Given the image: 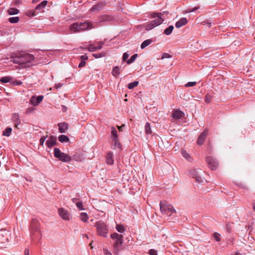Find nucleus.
<instances>
[{"label":"nucleus","mask_w":255,"mask_h":255,"mask_svg":"<svg viewBox=\"0 0 255 255\" xmlns=\"http://www.w3.org/2000/svg\"><path fill=\"white\" fill-rule=\"evenodd\" d=\"M34 57L33 55L29 53L19 54L12 58V61L16 64L19 65L29 63L33 61Z\"/></svg>","instance_id":"nucleus-1"},{"label":"nucleus","mask_w":255,"mask_h":255,"mask_svg":"<svg viewBox=\"0 0 255 255\" xmlns=\"http://www.w3.org/2000/svg\"><path fill=\"white\" fill-rule=\"evenodd\" d=\"M95 227L98 236L106 238L109 233L108 225L104 221L100 220L96 222Z\"/></svg>","instance_id":"nucleus-2"},{"label":"nucleus","mask_w":255,"mask_h":255,"mask_svg":"<svg viewBox=\"0 0 255 255\" xmlns=\"http://www.w3.org/2000/svg\"><path fill=\"white\" fill-rule=\"evenodd\" d=\"M30 231L32 240H39L40 238L41 234L39 229V224L37 220H32L31 224Z\"/></svg>","instance_id":"nucleus-3"},{"label":"nucleus","mask_w":255,"mask_h":255,"mask_svg":"<svg viewBox=\"0 0 255 255\" xmlns=\"http://www.w3.org/2000/svg\"><path fill=\"white\" fill-rule=\"evenodd\" d=\"M111 237L115 241L114 248L115 254L118 255L121 250L120 246L123 244V236L117 233H114L111 235Z\"/></svg>","instance_id":"nucleus-4"},{"label":"nucleus","mask_w":255,"mask_h":255,"mask_svg":"<svg viewBox=\"0 0 255 255\" xmlns=\"http://www.w3.org/2000/svg\"><path fill=\"white\" fill-rule=\"evenodd\" d=\"M54 155L55 157L64 162H70L72 160V157L69 154L61 152L57 147L54 148Z\"/></svg>","instance_id":"nucleus-5"},{"label":"nucleus","mask_w":255,"mask_h":255,"mask_svg":"<svg viewBox=\"0 0 255 255\" xmlns=\"http://www.w3.org/2000/svg\"><path fill=\"white\" fill-rule=\"evenodd\" d=\"M160 210L163 214L167 216H171L173 214L175 213V210L173 206L166 202H161L160 203Z\"/></svg>","instance_id":"nucleus-6"},{"label":"nucleus","mask_w":255,"mask_h":255,"mask_svg":"<svg viewBox=\"0 0 255 255\" xmlns=\"http://www.w3.org/2000/svg\"><path fill=\"white\" fill-rule=\"evenodd\" d=\"M164 21L163 19L156 18L154 20L149 21L144 24V28L146 30H150L154 27L159 25Z\"/></svg>","instance_id":"nucleus-7"},{"label":"nucleus","mask_w":255,"mask_h":255,"mask_svg":"<svg viewBox=\"0 0 255 255\" xmlns=\"http://www.w3.org/2000/svg\"><path fill=\"white\" fill-rule=\"evenodd\" d=\"M203 171L200 169H191L189 171V174L193 178L196 179V181L202 182L203 181L202 175Z\"/></svg>","instance_id":"nucleus-8"},{"label":"nucleus","mask_w":255,"mask_h":255,"mask_svg":"<svg viewBox=\"0 0 255 255\" xmlns=\"http://www.w3.org/2000/svg\"><path fill=\"white\" fill-rule=\"evenodd\" d=\"M58 212L59 216L65 221H69L72 218L71 213L63 208H60L58 210Z\"/></svg>","instance_id":"nucleus-9"},{"label":"nucleus","mask_w":255,"mask_h":255,"mask_svg":"<svg viewBox=\"0 0 255 255\" xmlns=\"http://www.w3.org/2000/svg\"><path fill=\"white\" fill-rule=\"evenodd\" d=\"M206 162L208 163L209 167L212 170H215L216 169L218 166V162L216 159L212 156H209L206 158Z\"/></svg>","instance_id":"nucleus-10"},{"label":"nucleus","mask_w":255,"mask_h":255,"mask_svg":"<svg viewBox=\"0 0 255 255\" xmlns=\"http://www.w3.org/2000/svg\"><path fill=\"white\" fill-rule=\"evenodd\" d=\"M11 120L14 124L15 128L19 129V126L21 125V120L19 118V116L18 113H14L12 115Z\"/></svg>","instance_id":"nucleus-11"},{"label":"nucleus","mask_w":255,"mask_h":255,"mask_svg":"<svg viewBox=\"0 0 255 255\" xmlns=\"http://www.w3.org/2000/svg\"><path fill=\"white\" fill-rule=\"evenodd\" d=\"M43 99V96H39L37 97H36L35 96H33L31 97L29 102L31 105L34 106H36L42 102Z\"/></svg>","instance_id":"nucleus-12"},{"label":"nucleus","mask_w":255,"mask_h":255,"mask_svg":"<svg viewBox=\"0 0 255 255\" xmlns=\"http://www.w3.org/2000/svg\"><path fill=\"white\" fill-rule=\"evenodd\" d=\"M80 22H76L70 25L69 29L70 33H77L81 31Z\"/></svg>","instance_id":"nucleus-13"},{"label":"nucleus","mask_w":255,"mask_h":255,"mask_svg":"<svg viewBox=\"0 0 255 255\" xmlns=\"http://www.w3.org/2000/svg\"><path fill=\"white\" fill-rule=\"evenodd\" d=\"M9 232L6 230H2L0 232V240L2 243L8 242Z\"/></svg>","instance_id":"nucleus-14"},{"label":"nucleus","mask_w":255,"mask_h":255,"mask_svg":"<svg viewBox=\"0 0 255 255\" xmlns=\"http://www.w3.org/2000/svg\"><path fill=\"white\" fill-rule=\"evenodd\" d=\"M208 131L207 129H205L203 132H202L200 135L199 136L198 138L197 141V144L199 145H201L207 136Z\"/></svg>","instance_id":"nucleus-15"},{"label":"nucleus","mask_w":255,"mask_h":255,"mask_svg":"<svg viewBox=\"0 0 255 255\" xmlns=\"http://www.w3.org/2000/svg\"><path fill=\"white\" fill-rule=\"evenodd\" d=\"M81 31L90 30L93 28L94 27L93 26V24L91 22L85 21L84 22H80Z\"/></svg>","instance_id":"nucleus-16"},{"label":"nucleus","mask_w":255,"mask_h":255,"mask_svg":"<svg viewBox=\"0 0 255 255\" xmlns=\"http://www.w3.org/2000/svg\"><path fill=\"white\" fill-rule=\"evenodd\" d=\"M184 115V113L180 110H176L173 112L172 117L175 120H179L183 118Z\"/></svg>","instance_id":"nucleus-17"},{"label":"nucleus","mask_w":255,"mask_h":255,"mask_svg":"<svg viewBox=\"0 0 255 255\" xmlns=\"http://www.w3.org/2000/svg\"><path fill=\"white\" fill-rule=\"evenodd\" d=\"M58 126L59 127V131L60 133H65L69 128V125L65 122L59 123Z\"/></svg>","instance_id":"nucleus-18"},{"label":"nucleus","mask_w":255,"mask_h":255,"mask_svg":"<svg viewBox=\"0 0 255 255\" xmlns=\"http://www.w3.org/2000/svg\"><path fill=\"white\" fill-rule=\"evenodd\" d=\"M57 143L56 137L52 135L49 137L46 142V145L51 148Z\"/></svg>","instance_id":"nucleus-19"},{"label":"nucleus","mask_w":255,"mask_h":255,"mask_svg":"<svg viewBox=\"0 0 255 255\" xmlns=\"http://www.w3.org/2000/svg\"><path fill=\"white\" fill-rule=\"evenodd\" d=\"M187 19L185 17H182L176 22L175 26L176 28H180L182 26L185 25L187 23Z\"/></svg>","instance_id":"nucleus-20"},{"label":"nucleus","mask_w":255,"mask_h":255,"mask_svg":"<svg viewBox=\"0 0 255 255\" xmlns=\"http://www.w3.org/2000/svg\"><path fill=\"white\" fill-rule=\"evenodd\" d=\"M111 138L112 139H116L118 138V135L116 129L114 127H111Z\"/></svg>","instance_id":"nucleus-21"},{"label":"nucleus","mask_w":255,"mask_h":255,"mask_svg":"<svg viewBox=\"0 0 255 255\" xmlns=\"http://www.w3.org/2000/svg\"><path fill=\"white\" fill-rule=\"evenodd\" d=\"M106 162L107 164L112 165L114 163V160L113 158V154L111 152L108 153L106 156Z\"/></svg>","instance_id":"nucleus-22"},{"label":"nucleus","mask_w":255,"mask_h":255,"mask_svg":"<svg viewBox=\"0 0 255 255\" xmlns=\"http://www.w3.org/2000/svg\"><path fill=\"white\" fill-rule=\"evenodd\" d=\"M114 142V144L113 145V149H121V145L119 140V138L116 139H112Z\"/></svg>","instance_id":"nucleus-23"},{"label":"nucleus","mask_w":255,"mask_h":255,"mask_svg":"<svg viewBox=\"0 0 255 255\" xmlns=\"http://www.w3.org/2000/svg\"><path fill=\"white\" fill-rule=\"evenodd\" d=\"M13 77L11 76H5L0 79V81L2 83H10L11 80L13 79Z\"/></svg>","instance_id":"nucleus-24"},{"label":"nucleus","mask_w":255,"mask_h":255,"mask_svg":"<svg viewBox=\"0 0 255 255\" xmlns=\"http://www.w3.org/2000/svg\"><path fill=\"white\" fill-rule=\"evenodd\" d=\"M47 4V0H43L35 7V10H41L44 8Z\"/></svg>","instance_id":"nucleus-25"},{"label":"nucleus","mask_w":255,"mask_h":255,"mask_svg":"<svg viewBox=\"0 0 255 255\" xmlns=\"http://www.w3.org/2000/svg\"><path fill=\"white\" fill-rule=\"evenodd\" d=\"M120 73V68L118 66L114 67L112 71V75L114 77H117L119 75Z\"/></svg>","instance_id":"nucleus-26"},{"label":"nucleus","mask_w":255,"mask_h":255,"mask_svg":"<svg viewBox=\"0 0 255 255\" xmlns=\"http://www.w3.org/2000/svg\"><path fill=\"white\" fill-rule=\"evenodd\" d=\"M152 40L151 39H146L145 40H144L141 44L140 45V48L141 49H144L146 47H147V46H148L149 45H150L151 42H152Z\"/></svg>","instance_id":"nucleus-27"},{"label":"nucleus","mask_w":255,"mask_h":255,"mask_svg":"<svg viewBox=\"0 0 255 255\" xmlns=\"http://www.w3.org/2000/svg\"><path fill=\"white\" fill-rule=\"evenodd\" d=\"M173 29L174 26L173 25H170L164 30V34L166 35H169L172 33Z\"/></svg>","instance_id":"nucleus-28"},{"label":"nucleus","mask_w":255,"mask_h":255,"mask_svg":"<svg viewBox=\"0 0 255 255\" xmlns=\"http://www.w3.org/2000/svg\"><path fill=\"white\" fill-rule=\"evenodd\" d=\"M58 140L61 142H67L69 140L68 137L65 135L61 134L59 136Z\"/></svg>","instance_id":"nucleus-29"},{"label":"nucleus","mask_w":255,"mask_h":255,"mask_svg":"<svg viewBox=\"0 0 255 255\" xmlns=\"http://www.w3.org/2000/svg\"><path fill=\"white\" fill-rule=\"evenodd\" d=\"M7 12L9 15H15L19 12V10L16 8H10L7 10Z\"/></svg>","instance_id":"nucleus-30"},{"label":"nucleus","mask_w":255,"mask_h":255,"mask_svg":"<svg viewBox=\"0 0 255 255\" xmlns=\"http://www.w3.org/2000/svg\"><path fill=\"white\" fill-rule=\"evenodd\" d=\"M80 219L84 222H86L88 219V216L86 213L82 212L80 215Z\"/></svg>","instance_id":"nucleus-31"},{"label":"nucleus","mask_w":255,"mask_h":255,"mask_svg":"<svg viewBox=\"0 0 255 255\" xmlns=\"http://www.w3.org/2000/svg\"><path fill=\"white\" fill-rule=\"evenodd\" d=\"M12 128H7L3 131L2 135L5 136H9L11 132Z\"/></svg>","instance_id":"nucleus-32"},{"label":"nucleus","mask_w":255,"mask_h":255,"mask_svg":"<svg viewBox=\"0 0 255 255\" xmlns=\"http://www.w3.org/2000/svg\"><path fill=\"white\" fill-rule=\"evenodd\" d=\"M162 13L161 12H153L151 14V17L153 18H160L163 19L162 18Z\"/></svg>","instance_id":"nucleus-33"},{"label":"nucleus","mask_w":255,"mask_h":255,"mask_svg":"<svg viewBox=\"0 0 255 255\" xmlns=\"http://www.w3.org/2000/svg\"><path fill=\"white\" fill-rule=\"evenodd\" d=\"M145 131L147 134H150L152 133L151 129L150 128V124L148 123H146L145 125Z\"/></svg>","instance_id":"nucleus-34"},{"label":"nucleus","mask_w":255,"mask_h":255,"mask_svg":"<svg viewBox=\"0 0 255 255\" xmlns=\"http://www.w3.org/2000/svg\"><path fill=\"white\" fill-rule=\"evenodd\" d=\"M19 19L18 16L11 17L8 18V21L11 23H16L18 22Z\"/></svg>","instance_id":"nucleus-35"},{"label":"nucleus","mask_w":255,"mask_h":255,"mask_svg":"<svg viewBox=\"0 0 255 255\" xmlns=\"http://www.w3.org/2000/svg\"><path fill=\"white\" fill-rule=\"evenodd\" d=\"M138 81L132 82L128 84V87L129 89H132L136 87L138 85Z\"/></svg>","instance_id":"nucleus-36"},{"label":"nucleus","mask_w":255,"mask_h":255,"mask_svg":"<svg viewBox=\"0 0 255 255\" xmlns=\"http://www.w3.org/2000/svg\"><path fill=\"white\" fill-rule=\"evenodd\" d=\"M137 54H133L129 59H128L127 60V64H130L132 63V62H133L134 61V60H135V59L137 58Z\"/></svg>","instance_id":"nucleus-37"},{"label":"nucleus","mask_w":255,"mask_h":255,"mask_svg":"<svg viewBox=\"0 0 255 255\" xmlns=\"http://www.w3.org/2000/svg\"><path fill=\"white\" fill-rule=\"evenodd\" d=\"M116 228L118 232L121 233H124L125 230L124 226L122 225H117Z\"/></svg>","instance_id":"nucleus-38"},{"label":"nucleus","mask_w":255,"mask_h":255,"mask_svg":"<svg viewBox=\"0 0 255 255\" xmlns=\"http://www.w3.org/2000/svg\"><path fill=\"white\" fill-rule=\"evenodd\" d=\"M182 155L183 156L186 158L187 160L190 161L191 159V157L190 155L186 152L185 150H182L181 151Z\"/></svg>","instance_id":"nucleus-39"},{"label":"nucleus","mask_w":255,"mask_h":255,"mask_svg":"<svg viewBox=\"0 0 255 255\" xmlns=\"http://www.w3.org/2000/svg\"><path fill=\"white\" fill-rule=\"evenodd\" d=\"M12 86H19L22 84V82L20 81L17 80H12L10 83Z\"/></svg>","instance_id":"nucleus-40"},{"label":"nucleus","mask_w":255,"mask_h":255,"mask_svg":"<svg viewBox=\"0 0 255 255\" xmlns=\"http://www.w3.org/2000/svg\"><path fill=\"white\" fill-rule=\"evenodd\" d=\"M88 49L90 52H94V51H96L97 50L96 47L95 46V45L94 44H90L88 46Z\"/></svg>","instance_id":"nucleus-41"},{"label":"nucleus","mask_w":255,"mask_h":255,"mask_svg":"<svg viewBox=\"0 0 255 255\" xmlns=\"http://www.w3.org/2000/svg\"><path fill=\"white\" fill-rule=\"evenodd\" d=\"M26 15L28 16H34L35 15V10H30L26 12Z\"/></svg>","instance_id":"nucleus-42"},{"label":"nucleus","mask_w":255,"mask_h":255,"mask_svg":"<svg viewBox=\"0 0 255 255\" xmlns=\"http://www.w3.org/2000/svg\"><path fill=\"white\" fill-rule=\"evenodd\" d=\"M212 96L209 95L208 94H207L206 96H205V102L207 103H209L211 102L212 101Z\"/></svg>","instance_id":"nucleus-43"},{"label":"nucleus","mask_w":255,"mask_h":255,"mask_svg":"<svg viewBox=\"0 0 255 255\" xmlns=\"http://www.w3.org/2000/svg\"><path fill=\"white\" fill-rule=\"evenodd\" d=\"M98 45L96 47L97 50H100L102 49L103 45L104 44V42L103 41H99L96 43Z\"/></svg>","instance_id":"nucleus-44"},{"label":"nucleus","mask_w":255,"mask_h":255,"mask_svg":"<svg viewBox=\"0 0 255 255\" xmlns=\"http://www.w3.org/2000/svg\"><path fill=\"white\" fill-rule=\"evenodd\" d=\"M196 82H189L187 84H185V87H193L196 85Z\"/></svg>","instance_id":"nucleus-45"},{"label":"nucleus","mask_w":255,"mask_h":255,"mask_svg":"<svg viewBox=\"0 0 255 255\" xmlns=\"http://www.w3.org/2000/svg\"><path fill=\"white\" fill-rule=\"evenodd\" d=\"M214 238L217 242L220 241V235L218 233H215L214 234Z\"/></svg>","instance_id":"nucleus-46"},{"label":"nucleus","mask_w":255,"mask_h":255,"mask_svg":"<svg viewBox=\"0 0 255 255\" xmlns=\"http://www.w3.org/2000/svg\"><path fill=\"white\" fill-rule=\"evenodd\" d=\"M34 110H35V109L34 108H33V107L28 108L26 110V113L27 114L32 113Z\"/></svg>","instance_id":"nucleus-47"},{"label":"nucleus","mask_w":255,"mask_h":255,"mask_svg":"<svg viewBox=\"0 0 255 255\" xmlns=\"http://www.w3.org/2000/svg\"><path fill=\"white\" fill-rule=\"evenodd\" d=\"M76 206L80 210H84V208H83V204L82 202H77L76 203Z\"/></svg>","instance_id":"nucleus-48"},{"label":"nucleus","mask_w":255,"mask_h":255,"mask_svg":"<svg viewBox=\"0 0 255 255\" xmlns=\"http://www.w3.org/2000/svg\"><path fill=\"white\" fill-rule=\"evenodd\" d=\"M148 253L150 255H157V251L154 249H150Z\"/></svg>","instance_id":"nucleus-49"},{"label":"nucleus","mask_w":255,"mask_h":255,"mask_svg":"<svg viewBox=\"0 0 255 255\" xmlns=\"http://www.w3.org/2000/svg\"><path fill=\"white\" fill-rule=\"evenodd\" d=\"M46 138H47V136H42L40 138L39 142H40V144L41 145H43L44 141Z\"/></svg>","instance_id":"nucleus-50"},{"label":"nucleus","mask_w":255,"mask_h":255,"mask_svg":"<svg viewBox=\"0 0 255 255\" xmlns=\"http://www.w3.org/2000/svg\"><path fill=\"white\" fill-rule=\"evenodd\" d=\"M129 56V54H128L127 52H125L123 54V60L125 61L126 60Z\"/></svg>","instance_id":"nucleus-51"},{"label":"nucleus","mask_w":255,"mask_h":255,"mask_svg":"<svg viewBox=\"0 0 255 255\" xmlns=\"http://www.w3.org/2000/svg\"><path fill=\"white\" fill-rule=\"evenodd\" d=\"M86 64V61H81L80 63L79 64L78 67L79 68H82L84 67Z\"/></svg>","instance_id":"nucleus-52"},{"label":"nucleus","mask_w":255,"mask_h":255,"mask_svg":"<svg viewBox=\"0 0 255 255\" xmlns=\"http://www.w3.org/2000/svg\"><path fill=\"white\" fill-rule=\"evenodd\" d=\"M93 56L96 58H100V57H102L104 56V54L103 53L95 54L93 55Z\"/></svg>","instance_id":"nucleus-53"},{"label":"nucleus","mask_w":255,"mask_h":255,"mask_svg":"<svg viewBox=\"0 0 255 255\" xmlns=\"http://www.w3.org/2000/svg\"><path fill=\"white\" fill-rule=\"evenodd\" d=\"M80 59H81V61H86V60L88 59V57L86 55H83L80 56Z\"/></svg>","instance_id":"nucleus-54"},{"label":"nucleus","mask_w":255,"mask_h":255,"mask_svg":"<svg viewBox=\"0 0 255 255\" xmlns=\"http://www.w3.org/2000/svg\"><path fill=\"white\" fill-rule=\"evenodd\" d=\"M63 84L61 83H58L55 85V88L56 89H59L61 88V87L62 86Z\"/></svg>","instance_id":"nucleus-55"},{"label":"nucleus","mask_w":255,"mask_h":255,"mask_svg":"<svg viewBox=\"0 0 255 255\" xmlns=\"http://www.w3.org/2000/svg\"><path fill=\"white\" fill-rule=\"evenodd\" d=\"M104 252L105 255H112V253L107 250H105Z\"/></svg>","instance_id":"nucleus-56"},{"label":"nucleus","mask_w":255,"mask_h":255,"mask_svg":"<svg viewBox=\"0 0 255 255\" xmlns=\"http://www.w3.org/2000/svg\"><path fill=\"white\" fill-rule=\"evenodd\" d=\"M170 57H171V56L169 55L168 54L164 53V54H163V56L162 57V58H168Z\"/></svg>","instance_id":"nucleus-57"},{"label":"nucleus","mask_w":255,"mask_h":255,"mask_svg":"<svg viewBox=\"0 0 255 255\" xmlns=\"http://www.w3.org/2000/svg\"><path fill=\"white\" fill-rule=\"evenodd\" d=\"M24 255H29V250L27 249H25L24 251Z\"/></svg>","instance_id":"nucleus-58"},{"label":"nucleus","mask_w":255,"mask_h":255,"mask_svg":"<svg viewBox=\"0 0 255 255\" xmlns=\"http://www.w3.org/2000/svg\"><path fill=\"white\" fill-rule=\"evenodd\" d=\"M62 111L63 112H65L67 111V107L64 105L62 106Z\"/></svg>","instance_id":"nucleus-59"},{"label":"nucleus","mask_w":255,"mask_h":255,"mask_svg":"<svg viewBox=\"0 0 255 255\" xmlns=\"http://www.w3.org/2000/svg\"><path fill=\"white\" fill-rule=\"evenodd\" d=\"M198 9V7H194V8H193L192 10H189V12H194V11H195L196 10H197V9Z\"/></svg>","instance_id":"nucleus-60"},{"label":"nucleus","mask_w":255,"mask_h":255,"mask_svg":"<svg viewBox=\"0 0 255 255\" xmlns=\"http://www.w3.org/2000/svg\"><path fill=\"white\" fill-rule=\"evenodd\" d=\"M124 126H124V125H123V126H117V127H118V129H119V130L120 131H122V130H123V128Z\"/></svg>","instance_id":"nucleus-61"},{"label":"nucleus","mask_w":255,"mask_h":255,"mask_svg":"<svg viewBox=\"0 0 255 255\" xmlns=\"http://www.w3.org/2000/svg\"><path fill=\"white\" fill-rule=\"evenodd\" d=\"M162 15L164 14H167L168 13V12L167 11H164L162 12Z\"/></svg>","instance_id":"nucleus-62"},{"label":"nucleus","mask_w":255,"mask_h":255,"mask_svg":"<svg viewBox=\"0 0 255 255\" xmlns=\"http://www.w3.org/2000/svg\"><path fill=\"white\" fill-rule=\"evenodd\" d=\"M39 0H32V2L33 3H36V2H37Z\"/></svg>","instance_id":"nucleus-63"},{"label":"nucleus","mask_w":255,"mask_h":255,"mask_svg":"<svg viewBox=\"0 0 255 255\" xmlns=\"http://www.w3.org/2000/svg\"><path fill=\"white\" fill-rule=\"evenodd\" d=\"M235 255H241L239 253H236Z\"/></svg>","instance_id":"nucleus-64"}]
</instances>
